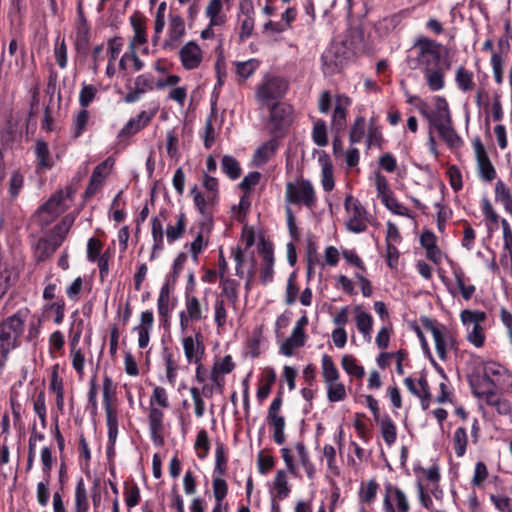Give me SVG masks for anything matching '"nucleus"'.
<instances>
[{"instance_id":"1","label":"nucleus","mask_w":512,"mask_h":512,"mask_svg":"<svg viewBox=\"0 0 512 512\" xmlns=\"http://www.w3.org/2000/svg\"><path fill=\"white\" fill-rule=\"evenodd\" d=\"M413 56H409L407 63L410 69H419L431 92H437L445 87V75L451 67L449 50L441 43L419 36L415 39L411 49Z\"/></svg>"},{"instance_id":"2","label":"nucleus","mask_w":512,"mask_h":512,"mask_svg":"<svg viewBox=\"0 0 512 512\" xmlns=\"http://www.w3.org/2000/svg\"><path fill=\"white\" fill-rule=\"evenodd\" d=\"M28 314V308L19 309L0 323V369L4 367L9 353L18 346Z\"/></svg>"},{"instance_id":"3","label":"nucleus","mask_w":512,"mask_h":512,"mask_svg":"<svg viewBox=\"0 0 512 512\" xmlns=\"http://www.w3.org/2000/svg\"><path fill=\"white\" fill-rule=\"evenodd\" d=\"M288 90V82L278 76H266L257 85L255 100L260 109L268 108L273 103L280 102Z\"/></svg>"},{"instance_id":"4","label":"nucleus","mask_w":512,"mask_h":512,"mask_svg":"<svg viewBox=\"0 0 512 512\" xmlns=\"http://www.w3.org/2000/svg\"><path fill=\"white\" fill-rule=\"evenodd\" d=\"M209 304L207 300L201 301L196 295L185 293L184 308L179 312V327L181 334L188 332L194 323L201 322L208 317Z\"/></svg>"},{"instance_id":"5","label":"nucleus","mask_w":512,"mask_h":512,"mask_svg":"<svg viewBox=\"0 0 512 512\" xmlns=\"http://www.w3.org/2000/svg\"><path fill=\"white\" fill-rule=\"evenodd\" d=\"M487 315L479 310H463L460 313V320L466 328V339L476 348H481L485 344L486 335L482 323L486 320Z\"/></svg>"},{"instance_id":"6","label":"nucleus","mask_w":512,"mask_h":512,"mask_svg":"<svg viewBox=\"0 0 512 512\" xmlns=\"http://www.w3.org/2000/svg\"><path fill=\"white\" fill-rule=\"evenodd\" d=\"M421 322L424 328L432 334L438 357L442 361H445L447 359L448 350L456 346L454 334L445 325L428 317L422 318Z\"/></svg>"},{"instance_id":"7","label":"nucleus","mask_w":512,"mask_h":512,"mask_svg":"<svg viewBox=\"0 0 512 512\" xmlns=\"http://www.w3.org/2000/svg\"><path fill=\"white\" fill-rule=\"evenodd\" d=\"M344 208L347 230L356 234L365 232L368 227V212L360 201L348 194L344 200Z\"/></svg>"},{"instance_id":"8","label":"nucleus","mask_w":512,"mask_h":512,"mask_svg":"<svg viewBox=\"0 0 512 512\" xmlns=\"http://www.w3.org/2000/svg\"><path fill=\"white\" fill-rule=\"evenodd\" d=\"M352 55L345 42L332 43L321 56L324 73L334 74L340 71Z\"/></svg>"},{"instance_id":"9","label":"nucleus","mask_w":512,"mask_h":512,"mask_svg":"<svg viewBox=\"0 0 512 512\" xmlns=\"http://www.w3.org/2000/svg\"><path fill=\"white\" fill-rule=\"evenodd\" d=\"M190 193L193 197L194 205L201 215L200 226H203L204 231L210 233L213 228V217L218 205V199L201 193L197 186H194Z\"/></svg>"},{"instance_id":"10","label":"nucleus","mask_w":512,"mask_h":512,"mask_svg":"<svg viewBox=\"0 0 512 512\" xmlns=\"http://www.w3.org/2000/svg\"><path fill=\"white\" fill-rule=\"evenodd\" d=\"M115 393L114 383L109 376L103 379V404L106 413V425L108 430V442L116 444L118 437V415L112 408L111 399Z\"/></svg>"},{"instance_id":"11","label":"nucleus","mask_w":512,"mask_h":512,"mask_svg":"<svg viewBox=\"0 0 512 512\" xmlns=\"http://www.w3.org/2000/svg\"><path fill=\"white\" fill-rule=\"evenodd\" d=\"M269 108L268 124L271 133L282 134L294 120V109L284 102L273 103Z\"/></svg>"},{"instance_id":"12","label":"nucleus","mask_w":512,"mask_h":512,"mask_svg":"<svg viewBox=\"0 0 512 512\" xmlns=\"http://www.w3.org/2000/svg\"><path fill=\"white\" fill-rule=\"evenodd\" d=\"M286 201L292 204H303L307 208L316 206L317 198L314 187L309 180H301L286 186Z\"/></svg>"},{"instance_id":"13","label":"nucleus","mask_w":512,"mask_h":512,"mask_svg":"<svg viewBox=\"0 0 512 512\" xmlns=\"http://www.w3.org/2000/svg\"><path fill=\"white\" fill-rule=\"evenodd\" d=\"M483 383H489L492 389L500 387L504 390L512 389V373L495 361H486L483 364Z\"/></svg>"},{"instance_id":"14","label":"nucleus","mask_w":512,"mask_h":512,"mask_svg":"<svg viewBox=\"0 0 512 512\" xmlns=\"http://www.w3.org/2000/svg\"><path fill=\"white\" fill-rule=\"evenodd\" d=\"M65 195L63 191H58L53 194L43 205H41L37 212L36 218L41 226L51 224L59 215L66 209Z\"/></svg>"},{"instance_id":"15","label":"nucleus","mask_w":512,"mask_h":512,"mask_svg":"<svg viewBox=\"0 0 512 512\" xmlns=\"http://www.w3.org/2000/svg\"><path fill=\"white\" fill-rule=\"evenodd\" d=\"M160 104L158 101H150L147 109L142 110L137 116L128 120L124 127L119 131L118 137H129L145 128L159 112Z\"/></svg>"},{"instance_id":"16","label":"nucleus","mask_w":512,"mask_h":512,"mask_svg":"<svg viewBox=\"0 0 512 512\" xmlns=\"http://www.w3.org/2000/svg\"><path fill=\"white\" fill-rule=\"evenodd\" d=\"M282 402V393L279 392L271 402L267 414V422L273 428V440L278 445H282L286 440L285 419L280 415Z\"/></svg>"},{"instance_id":"17","label":"nucleus","mask_w":512,"mask_h":512,"mask_svg":"<svg viewBox=\"0 0 512 512\" xmlns=\"http://www.w3.org/2000/svg\"><path fill=\"white\" fill-rule=\"evenodd\" d=\"M282 402V393L279 392L271 402L267 414V422L273 428V440L278 445H282L286 440L285 419L280 415Z\"/></svg>"},{"instance_id":"18","label":"nucleus","mask_w":512,"mask_h":512,"mask_svg":"<svg viewBox=\"0 0 512 512\" xmlns=\"http://www.w3.org/2000/svg\"><path fill=\"white\" fill-rule=\"evenodd\" d=\"M384 512H409L410 504L403 490L391 483L385 484Z\"/></svg>"},{"instance_id":"19","label":"nucleus","mask_w":512,"mask_h":512,"mask_svg":"<svg viewBox=\"0 0 512 512\" xmlns=\"http://www.w3.org/2000/svg\"><path fill=\"white\" fill-rule=\"evenodd\" d=\"M181 344L188 364L198 363L203 360L205 345L200 331H197L194 335H189L187 332L181 334Z\"/></svg>"},{"instance_id":"20","label":"nucleus","mask_w":512,"mask_h":512,"mask_svg":"<svg viewBox=\"0 0 512 512\" xmlns=\"http://www.w3.org/2000/svg\"><path fill=\"white\" fill-rule=\"evenodd\" d=\"M473 149L479 178L484 182H492L496 179L497 172L479 138L473 140Z\"/></svg>"},{"instance_id":"21","label":"nucleus","mask_w":512,"mask_h":512,"mask_svg":"<svg viewBox=\"0 0 512 512\" xmlns=\"http://www.w3.org/2000/svg\"><path fill=\"white\" fill-rule=\"evenodd\" d=\"M185 35L186 26L183 17L179 14H171L168 19L167 36L162 44L163 49L177 48Z\"/></svg>"},{"instance_id":"22","label":"nucleus","mask_w":512,"mask_h":512,"mask_svg":"<svg viewBox=\"0 0 512 512\" xmlns=\"http://www.w3.org/2000/svg\"><path fill=\"white\" fill-rule=\"evenodd\" d=\"M352 100L345 94H337L334 99V109L331 115V128L339 133L346 128L348 109Z\"/></svg>"},{"instance_id":"23","label":"nucleus","mask_w":512,"mask_h":512,"mask_svg":"<svg viewBox=\"0 0 512 512\" xmlns=\"http://www.w3.org/2000/svg\"><path fill=\"white\" fill-rule=\"evenodd\" d=\"M181 65L186 70L200 67L203 61V51L195 41H188L178 52Z\"/></svg>"},{"instance_id":"24","label":"nucleus","mask_w":512,"mask_h":512,"mask_svg":"<svg viewBox=\"0 0 512 512\" xmlns=\"http://www.w3.org/2000/svg\"><path fill=\"white\" fill-rule=\"evenodd\" d=\"M167 221L166 210H160L158 215L151 219V234L153 238L152 252L150 260H153L157 254L164 248V223Z\"/></svg>"},{"instance_id":"25","label":"nucleus","mask_w":512,"mask_h":512,"mask_svg":"<svg viewBox=\"0 0 512 512\" xmlns=\"http://www.w3.org/2000/svg\"><path fill=\"white\" fill-rule=\"evenodd\" d=\"M435 110L432 113L421 111L431 126H437L452 121L451 112L447 100L442 96L434 97Z\"/></svg>"},{"instance_id":"26","label":"nucleus","mask_w":512,"mask_h":512,"mask_svg":"<svg viewBox=\"0 0 512 512\" xmlns=\"http://www.w3.org/2000/svg\"><path fill=\"white\" fill-rule=\"evenodd\" d=\"M149 432L154 444L162 445L164 439L161 432L164 427V412L163 409L157 406L149 405L148 413Z\"/></svg>"},{"instance_id":"27","label":"nucleus","mask_w":512,"mask_h":512,"mask_svg":"<svg viewBox=\"0 0 512 512\" xmlns=\"http://www.w3.org/2000/svg\"><path fill=\"white\" fill-rule=\"evenodd\" d=\"M153 324V312L150 310L143 311L140 316V323L133 328V332L137 334L140 349H145L149 345Z\"/></svg>"},{"instance_id":"28","label":"nucleus","mask_w":512,"mask_h":512,"mask_svg":"<svg viewBox=\"0 0 512 512\" xmlns=\"http://www.w3.org/2000/svg\"><path fill=\"white\" fill-rule=\"evenodd\" d=\"M420 244L425 249L426 257L436 265L442 262L443 254L437 245V237L430 230H424L420 235Z\"/></svg>"},{"instance_id":"29","label":"nucleus","mask_w":512,"mask_h":512,"mask_svg":"<svg viewBox=\"0 0 512 512\" xmlns=\"http://www.w3.org/2000/svg\"><path fill=\"white\" fill-rule=\"evenodd\" d=\"M187 226V217L183 211H179L172 215L171 219L167 223V227L165 230V236L168 243H174L179 240Z\"/></svg>"},{"instance_id":"30","label":"nucleus","mask_w":512,"mask_h":512,"mask_svg":"<svg viewBox=\"0 0 512 512\" xmlns=\"http://www.w3.org/2000/svg\"><path fill=\"white\" fill-rule=\"evenodd\" d=\"M113 165L114 160L109 157L94 168L89 185L86 189V194H94L102 186Z\"/></svg>"},{"instance_id":"31","label":"nucleus","mask_w":512,"mask_h":512,"mask_svg":"<svg viewBox=\"0 0 512 512\" xmlns=\"http://www.w3.org/2000/svg\"><path fill=\"white\" fill-rule=\"evenodd\" d=\"M434 128L438 132L441 139L446 143V145L450 149L455 150L462 147L463 140L454 129L452 121L444 124H439L437 126H434Z\"/></svg>"},{"instance_id":"32","label":"nucleus","mask_w":512,"mask_h":512,"mask_svg":"<svg viewBox=\"0 0 512 512\" xmlns=\"http://www.w3.org/2000/svg\"><path fill=\"white\" fill-rule=\"evenodd\" d=\"M130 24L133 28L134 35L129 43V49H136L137 46L143 45L147 42L146 22L142 16L132 15L130 17Z\"/></svg>"},{"instance_id":"33","label":"nucleus","mask_w":512,"mask_h":512,"mask_svg":"<svg viewBox=\"0 0 512 512\" xmlns=\"http://www.w3.org/2000/svg\"><path fill=\"white\" fill-rule=\"evenodd\" d=\"M318 162L321 165V184L326 192H330L334 189V169L331 159L328 154L323 152L318 157Z\"/></svg>"},{"instance_id":"34","label":"nucleus","mask_w":512,"mask_h":512,"mask_svg":"<svg viewBox=\"0 0 512 512\" xmlns=\"http://www.w3.org/2000/svg\"><path fill=\"white\" fill-rule=\"evenodd\" d=\"M78 21L75 32V45L78 49L86 48L90 40V26L84 17L81 4L78 5Z\"/></svg>"},{"instance_id":"35","label":"nucleus","mask_w":512,"mask_h":512,"mask_svg":"<svg viewBox=\"0 0 512 512\" xmlns=\"http://www.w3.org/2000/svg\"><path fill=\"white\" fill-rule=\"evenodd\" d=\"M305 340V331L293 327L291 335L282 343L280 347V353L285 356H291L295 349L304 346Z\"/></svg>"},{"instance_id":"36","label":"nucleus","mask_w":512,"mask_h":512,"mask_svg":"<svg viewBox=\"0 0 512 512\" xmlns=\"http://www.w3.org/2000/svg\"><path fill=\"white\" fill-rule=\"evenodd\" d=\"M278 149V142L275 139H270L258 147L253 155V163L255 166H263L266 164L276 153Z\"/></svg>"},{"instance_id":"37","label":"nucleus","mask_w":512,"mask_h":512,"mask_svg":"<svg viewBox=\"0 0 512 512\" xmlns=\"http://www.w3.org/2000/svg\"><path fill=\"white\" fill-rule=\"evenodd\" d=\"M34 152L37 159V171L50 169L53 166V162L50 157L49 146L46 141L43 139H37L35 142Z\"/></svg>"},{"instance_id":"38","label":"nucleus","mask_w":512,"mask_h":512,"mask_svg":"<svg viewBox=\"0 0 512 512\" xmlns=\"http://www.w3.org/2000/svg\"><path fill=\"white\" fill-rule=\"evenodd\" d=\"M494 199L503 206L507 214L512 216V193L508 185L502 180L495 183Z\"/></svg>"},{"instance_id":"39","label":"nucleus","mask_w":512,"mask_h":512,"mask_svg":"<svg viewBox=\"0 0 512 512\" xmlns=\"http://www.w3.org/2000/svg\"><path fill=\"white\" fill-rule=\"evenodd\" d=\"M272 489V497L278 500H284L289 496L291 489L288 483L286 471L281 469L276 472L272 483Z\"/></svg>"},{"instance_id":"40","label":"nucleus","mask_w":512,"mask_h":512,"mask_svg":"<svg viewBox=\"0 0 512 512\" xmlns=\"http://www.w3.org/2000/svg\"><path fill=\"white\" fill-rule=\"evenodd\" d=\"M222 0H209L205 15L210 21V26H222L226 22V15L222 12Z\"/></svg>"},{"instance_id":"41","label":"nucleus","mask_w":512,"mask_h":512,"mask_svg":"<svg viewBox=\"0 0 512 512\" xmlns=\"http://www.w3.org/2000/svg\"><path fill=\"white\" fill-rule=\"evenodd\" d=\"M263 267L260 272V280L263 285H267L273 281V265L274 255L273 250L270 247L264 246L262 251Z\"/></svg>"},{"instance_id":"42","label":"nucleus","mask_w":512,"mask_h":512,"mask_svg":"<svg viewBox=\"0 0 512 512\" xmlns=\"http://www.w3.org/2000/svg\"><path fill=\"white\" fill-rule=\"evenodd\" d=\"M219 286L221 296H224L229 303L235 306L239 298V282L228 277H223L220 278Z\"/></svg>"},{"instance_id":"43","label":"nucleus","mask_w":512,"mask_h":512,"mask_svg":"<svg viewBox=\"0 0 512 512\" xmlns=\"http://www.w3.org/2000/svg\"><path fill=\"white\" fill-rule=\"evenodd\" d=\"M295 450L297 452L299 462L305 470L308 479L313 480L316 475V468L310 459V455L305 444L302 441L297 442L295 444Z\"/></svg>"},{"instance_id":"44","label":"nucleus","mask_w":512,"mask_h":512,"mask_svg":"<svg viewBox=\"0 0 512 512\" xmlns=\"http://www.w3.org/2000/svg\"><path fill=\"white\" fill-rule=\"evenodd\" d=\"M455 83L457 88L463 93L473 90L475 85L473 72L464 66H459L455 71Z\"/></svg>"},{"instance_id":"45","label":"nucleus","mask_w":512,"mask_h":512,"mask_svg":"<svg viewBox=\"0 0 512 512\" xmlns=\"http://www.w3.org/2000/svg\"><path fill=\"white\" fill-rule=\"evenodd\" d=\"M380 425L381 434L384 442L388 446H392L397 440L396 425L389 415H384L376 421Z\"/></svg>"},{"instance_id":"46","label":"nucleus","mask_w":512,"mask_h":512,"mask_svg":"<svg viewBox=\"0 0 512 512\" xmlns=\"http://www.w3.org/2000/svg\"><path fill=\"white\" fill-rule=\"evenodd\" d=\"M356 311L357 314L355 320L357 329L363 335L364 339L370 342L373 329V318L369 313L361 311L359 308H356Z\"/></svg>"},{"instance_id":"47","label":"nucleus","mask_w":512,"mask_h":512,"mask_svg":"<svg viewBox=\"0 0 512 512\" xmlns=\"http://www.w3.org/2000/svg\"><path fill=\"white\" fill-rule=\"evenodd\" d=\"M162 358L165 362V372H166V378L168 382L174 386L177 378V372L179 369V365L174 358L173 352L168 348L164 347L162 351Z\"/></svg>"},{"instance_id":"48","label":"nucleus","mask_w":512,"mask_h":512,"mask_svg":"<svg viewBox=\"0 0 512 512\" xmlns=\"http://www.w3.org/2000/svg\"><path fill=\"white\" fill-rule=\"evenodd\" d=\"M89 508L87 490L84 480L80 478L75 487L74 511L87 512Z\"/></svg>"},{"instance_id":"49","label":"nucleus","mask_w":512,"mask_h":512,"mask_svg":"<svg viewBox=\"0 0 512 512\" xmlns=\"http://www.w3.org/2000/svg\"><path fill=\"white\" fill-rule=\"evenodd\" d=\"M485 402L487 405L495 407L500 415H509L512 411L510 401L497 395L494 389L487 394Z\"/></svg>"},{"instance_id":"50","label":"nucleus","mask_w":512,"mask_h":512,"mask_svg":"<svg viewBox=\"0 0 512 512\" xmlns=\"http://www.w3.org/2000/svg\"><path fill=\"white\" fill-rule=\"evenodd\" d=\"M322 377L325 384L339 380V371L332 358L324 354L321 358Z\"/></svg>"},{"instance_id":"51","label":"nucleus","mask_w":512,"mask_h":512,"mask_svg":"<svg viewBox=\"0 0 512 512\" xmlns=\"http://www.w3.org/2000/svg\"><path fill=\"white\" fill-rule=\"evenodd\" d=\"M378 489L379 484L375 479H371L365 484L362 483L358 493L359 501L361 503L371 504L376 498Z\"/></svg>"},{"instance_id":"52","label":"nucleus","mask_w":512,"mask_h":512,"mask_svg":"<svg viewBox=\"0 0 512 512\" xmlns=\"http://www.w3.org/2000/svg\"><path fill=\"white\" fill-rule=\"evenodd\" d=\"M44 439V434L37 432L36 428L33 427L28 440V455L26 463V471H30L33 468L35 457H36V445Z\"/></svg>"},{"instance_id":"53","label":"nucleus","mask_w":512,"mask_h":512,"mask_svg":"<svg viewBox=\"0 0 512 512\" xmlns=\"http://www.w3.org/2000/svg\"><path fill=\"white\" fill-rule=\"evenodd\" d=\"M89 122V111L87 109H80L73 118L72 136L79 138L87 128Z\"/></svg>"},{"instance_id":"54","label":"nucleus","mask_w":512,"mask_h":512,"mask_svg":"<svg viewBox=\"0 0 512 512\" xmlns=\"http://www.w3.org/2000/svg\"><path fill=\"white\" fill-rule=\"evenodd\" d=\"M468 435L464 427H458L453 434V448L457 457L461 458L466 453Z\"/></svg>"},{"instance_id":"55","label":"nucleus","mask_w":512,"mask_h":512,"mask_svg":"<svg viewBox=\"0 0 512 512\" xmlns=\"http://www.w3.org/2000/svg\"><path fill=\"white\" fill-rule=\"evenodd\" d=\"M222 171L232 180H236L241 176V167L239 162L230 155H225L221 161Z\"/></svg>"},{"instance_id":"56","label":"nucleus","mask_w":512,"mask_h":512,"mask_svg":"<svg viewBox=\"0 0 512 512\" xmlns=\"http://www.w3.org/2000/svg\"><path fill=\"white\" fill-rule=\"evenodd\" d=\"M366 119L364 116H357L349 131V142L353 144L360 143L365 135Z\"/></svg>"},{"instance_id":"57","label":"nucleus","mask_w":512,"mask_h":512,"mask_svg":"<svg viewBox=\"0 0 512 512\" xmlns=\"http://www.w3.org/2000/svg\"><path fill=\"white\" fill-rule=\"evenodd\" d=\"M312 140L319 146L324 147L328 144L327 126L324 120L317 119L312 129Z\"/></svg>"},{"instance_id":"58","label":"nucleus","mask_w":512,"mask_h":512,"mask_svg":"<svg viewBox=\"0 0 512 512\" xmlns=\"http://www.w3.org/2000/svg\"><path fill=\"white\" fill-rule=\"evenodd\" d=\"M342 368L351 376L362 378L365 375L364 367L357 364L355 357L352 355H345L341 360Z\"/></svg>"},{"instance_id":"59","label":"nucleus","mask_w":512,"mask_h":512,"mask_svg":"<svg viewBox=\"0 0 512 512\" xmlns=\"http://www.w3.org/2000/svg\"><path fill=\"white\" fill-rule=\"evenodd\" d=\"M325 385L327 390V398L330 402H340L346 398L347 394L345 386L339 380Z\"/></svg>"},{"instance_id":"60","label":"nucleus","mask_w":512,"mask_h":512,"mask_svg":"<svg viewBox=\"0 0 512 512\" xmlns=\"http://www.w3.org/2000/svg\"><path fill=\"white\" fill-rule=\"evenodd\" d=\"M24 185V176L19 170H13L9 177L8 193L12 200L16 199Z\"/></svg>"},{"instance_id":"61","label":"nucleus","mask_w":512,"mask_h":512,"mask_svg":"<svg viewBox=\"0 0 512 512\" xmlns=\"http://www.w3.org/2000/svg\"><path fill=\"white\" fill-rule=\"evenodd\" d=\"M404 384L407 387V389L418 398L423 395V392L425 390H430L428 381L425 376H421L417 382L411 377H407L404 379Z\"/></svg>"},{"instance_id":"62","label":"nucleus","mask_w":512,"mask_h":512,"mask_svg":"<svg viewBox=\"0 0 512 512\" xmlns=\"http://www.w3.org/2000/svg\"><path fill=\"white\" fill-rule=\"evenodd\" d=\"M382 203L391 213L399 216L410 217L409 209L397 200L394 193L386 199H383Z\"/></svg>"},{"instance_id":"63","label":"nucleus","mask_w":512,"mask_h":512,"mask_svg":"<svg viewBox=\"0 0 512 512\" xmlns=\"http://www.w3.org/2000/svg\"><path fill=\"white\" fill-rule=\"evenodd\" d=\"M149 405L167 409L170 406L169 397L166 389L162 386H156L150 397Z\"/></svg>"},{"instance_id":"64","label":"nucleus","mask_w":512,"mask_h":512,"mask_svg":"<svg viewBox=\"0 0 512 512\" xmlns=\"http://www.w3.org/2000/svg\"><path fill=\"white\" fill-rule=\"evenodd\" d=\"M260 62L257 59H249L244 62H237L236 63V73L237 75L242 78L243 80H246L249 78L259 67Z\"/></svg>"}]
</instances>
